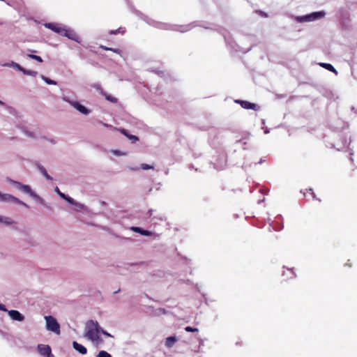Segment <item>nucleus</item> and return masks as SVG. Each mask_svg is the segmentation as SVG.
Returning <instances> with one entry per match:
<instances>
[{"mask_svg": "<svg viewBox=\"0 0 357 357\" xmlns=\"http://www.w3.org/2000/svg\"><path fill=\"white\" fill-rule=\"evenodd\" d=\"M41 139L47 141L48 142H50L52 144H56V142H57L55 139H54V138H49V137H47L45 136H42Z\"/></svg>", "mask_w": 357, "mask_h": 357, "instance_id": "obj_28", "label": "nucleus"}, {"mask_svg": "<svg viewBox=\"0 0 357 357\" xmlns=\"http://www.w3.org/2000/svg\"><path fill=\"white\" fill-rule=\"evenodd\" d=\"M21 72L23 73V74H24L26 75H30V76H33V77H36L38 75V72L34 71V70H26L24 68H22V70Z\"/></svg>", "mask_w": 357, "mask_h": 357, "instance_id": "obj_21", "label": "nucleus"}, {"mask_svg": "<svg viewBox=\"0 0 357 357\" xmlns=\"http://www.w3.org/2000/svg\"><path fill=\"white\" fill-rule=\"evenodd\" d=\"M101 205L105 206V205H106V203L104 201H102V202H101Z\"/></svg>", "mask_w": 357, "mask_h": 357, "instance_id": "obj_40", "label": "nucleus"}, {"mask_svg": "<svg viewBox=\"0 0 357 357\" xmlns=\"http://www.w3.org/2000/svg\"><path fill=\"white\" fill-rule=\"evenodd\" d=\"M1 202H6V203H12V204H20V205H22V206H24L25 207H28V206L24 202H23L22 201L20 200L18 198L15 197V196L10 195V194H8V193H4L3 194Z\"/></svg>", "mask_w": 357, "mask_h": 357, "instance_id": "obj_6", "label": "nucleus"}, {"mask_svg": "<svg viewBox=\"0 0 357 357\" xmlns=\"http://www.w3.org/2000/svg\"><path fill=\"white\" fill-rule=\"evenodd\" d=\"M259 13L261 16H263V17H268L267 13H264V12H263V11H259Z\"/></svg>", "mask_w": 357, "mask_h": 357, "instance_id": "obj_36", "label": "nucleus"}, {"mask_svg": "<svg viewBox=\"0 0 357 357\" xmlns=\"http://www.w3.org/2000/svg\"><path fill=\"white\" fill-rule=\"evenodd\" d=\"M100 333H102L104 335L107 336V337H113L110 333H107L106 331L102 329L101 327H100Z\"/></svg>", "mask_w": 357, "mask_h": 357, "instance_id": "obj_34", "label": "nucleus"}, {"mask_svg": "<svg viewBox=\"0 0 357 357\" xmlns=\"http://www.w3.org/2000/svg\"><path fill=\"white\" fill-rule=\"evenodd\" d=\"M27 57H29L30 59H34V60H36V61H38L40 63H42L43 61V59L40 56L35 55V54H27Z\"/></svg>", "mask_w": 357, "mask_h": 357, "instance_id": "obj_26", "label": "nucleus"}, {"mask_svg": "<svg viewBox=\"0 0 357 357\" xmlns=\"http://www.w3.org/2000/svg\"><path fill=\"white\" fill-rule=\"evenodd\" d=\"M100 326L96 321L89 320L85 323L84 337L88 340L99 344L102 342L100 337Z\"/></svg>", "mask_w": 357, "mask_h": 357, "instance_id": "obj_1", "label": "nucleus"}, {"mask_svg": "<svg viewBox=\"0 0 357 357\" xmlns=\"http://www.w3.org/2000/svg\"><path fill=\"white\" fill-rule=\"evenodd\" d=\"M40 77L43 80H44L47 84H53V85H56V82L52 79H50V78L44 76V75H40Z\"/></svg>", "mask_w": 357, "mask_h": 357, "instance_id": "obj_24", "label": "nucleus"}, {"mask_svg": "<svg viewBox=\"0 0 357 357\" xmlns=\"http://www.w3.org/2000/svg\"><path fill=\"white\" fill-rule=\"evenodd\" d=\"M63 100L65 102H67L69 104H70V105H72L75 109H76L77 111H79L80 113L83 114L87 115L90 113V110L86 109L84 105H81L79 102L77 101L70 100L68 97L65 96L63 98Z\"/></svg>", "mask_w": 357, "mask_h": 357, "instance_id": "obj_5", "label": "nucleus"}, {"mask_svg": "<svg viewBox=\"0 0 357 357\" xmlns=\"http://www.w3.org/2000/svg\"><path fill=\"white\" fill-rule=\"evenodd\" d=\"M46 321V329L49 331H52L57 335L61 333L60 325L56 319L52 316L48 315L45 317Z\"/></svg>", "mask_w": 357, "mask_h": 357, "instance_id": "obj_2", "label": "nucleus"}, {"mask_svg": "<svg viewBox=\"0 0 357 357\" xmlns=\"http://www.w3.org/2000/svg\"><path fill=\"white\" fill-rule=\"evenodd\" d=\"M29 52H36V51H35V50H29Z\"/></svg>", "mask_w": 357, "mask_h": 357, "instance_id": "obj_42", "label": "nucleus"}, {"mask_svg": "<svg viewBox=\"0 0 357 357\" xmlns=\"http://www.w3.org/2000/svg\"><path fill=\"white\" fill-rule=\"evenodd\" d=\"M38 350L40 355L45 357H52V350L49 345L38 344Z\"/></svg>", "mask_w": 357, "mask_h": 357, "instance_id": "obj_7", "label": "nucleus"}, {"mask_svg": "<svg viewBox=\"0 0 357 357\" xmlns=\"http://www.w3.org/2000/svg\"><path fill=\"white\" fill-rule=\"evenodd\" d=\"M119 31V29H116V30H112L109 32L110 34H116Z\"/></svg>", "mask_w": 357, "mask_h": 357, "instance_id": "obj_37", "label": "nucleus"}, {"mask_svg": "<svg viewBox=\"0 0 357 357\" xmlns=\"http://www.w3.org/2000/svg\"><path fill=\"white\" fill-rule=\"evenodd\" d=\"M73 347L77 351H78L81 354H86L87 352L86 347H84L83 345L77 343L75 341L73 342Z\"/></svg>", "mask_w": 357, "mask_h": 357, "instance_id": "obj_11", "label": "nucleus"}, {"mask_svg": "<svg viewBox=\"0 0 357 357\" xmlns=\"http://www.w3.org/2000/svg\"><path fill=\"white\" fill-rule=\"evenodd\" d=\"M62 36H65L68 37L69 39L78 42V37L75 32L72 30L67 29L66 27L64 29V31L63 32Z\"/></svg>", "mask_w": 357, "mask_h": 357, "instance_id": "obj_9", "label": "nucleus"}, {"mask_svg": "<svg viewBox=\"0 0 357 357\" xmlns=\"http://www.w3.org/2000/svg\"><path fill=\"white\" fill-rule=\"evenodd\" d=\"M140 168L144 170H147V169H153L154 168V167L152 165L145 164V163H142L140 165Z\"/></svg>", "mask_w": 357, "mask_h": 357, "instance_id": "obj_30", "label": "nucleus"}, {"mask_svg": "<svg viewBox=\"0 0 357 357\" xmlns=\"http://www.w3.org/2000/svg\"><path fill=\"white\" fill-rule=\"evenodd\" d=\"M24 133L28 137L33 138V139L36 138V134L32 131L24 130Z\"/></svg>", "mask_w": 357, "mask_h": 357, "instance_id": "obj_27", "label": "nucleus"}, {"mask_svg": "<svg viewBox=\"0 0 357 357\" xmlns=\"http://www.w3.org/2000/svg\"><path fill=\"white\" fill-rule=\"evenodd\" d=\"M2 66L9 67V68H14L17 69L20 71H22V67L21 66H20L17 63L14 62V61H11L10 63H3V64H2Z\"/></svg>", "mask_w": 357, "mask_h": 357, "instance_id": "obj_17", "label": "nucleus"}, {"mask_svg": "<svg viewBox=\"0 0 357 357\" xmlns=\"http://www.w3.org/2000/svg\"><path fill=\"white\" fill-rule=\"evenodd\" d=\"M96 357H112L111 355L105 351H100Z\"/></svg>", "mask_w": 357, "mask_h": 357, "instance_id": "obj_29", "label": "nucleus"}, {"mask_svg": "<svg viewBox=\"0 0 357 357\" xmlns=\"http://www.w3.org/2000/svg\"><path fill=\"white\" fill-rule=\"evenodd\" d=\"M236 102L239 103V104H241L242 107H243L244 109H256V107H257V105L256 104L250 102L248 101H245V100H236Z\"/></svg>", "mask_w": 357, "mask_h": 357, "instance_id": "obj_10", "label": "nucleus"}, {"mask_svg": "<svg viewBox=\"0 0 357 357\" xmlns=\"http://www.w3.org/2000/svg\"><path fill=\"white\" fill-rule=\"evenodd\" d=\"M33 199H36L40 204H43V205H45V200L40 197L39 195H38L36 193V197H32Z\"/></svg>", "mask_w": 357, "mask_h": 357, "instance_id": "obj_31", "label": "nucleus"}, {"mask_svg": "<svg viewBox=\"0 0 357 357\" xmlns=\"http://www.w3.org/2000/svg\"><path fill=\"white\" fill-rule=\"evenodd\" d=\"M38 169L40 171V172L45 177L46 179H47L48 181H52L53 178L52 176H50L47 170L45 169V168L40 165H38Z\"/></svg>", "mask_w": 357, "mask_h": 357, "instance_id": "obj_16", "label": "nucleus"}, {"mask_svg": "<svg viewBox=\"0 0 357 357\" xmlns=\"http://www.w3.org/2000/svg\"><path fill=\"white\" fill-rule=\"evenodd\" d=\"M319 65L321 67L327 69L328 70L334 73L335 75L337 74V71L335 69V68L331 64L326 63H319Z\"/></svg>", "mask_w": 357, "mask_h": 357, "instance_id": "obj_18", "label": "nucleus"}, {"mask_svg": "<svg viewBox=\"0 0 357 357\" xmlns=\"http://www.w3.org/2000/svg\"><path fill=\"white\" fill-rule=\"evenodd\" d=\"M54 191L63 199H65L68 202V199H70L71 197L66 195L64 193L61 192L58 187H56Z\"/></svg>", "mask_w": 357, "mask_h": 357, "instance_id": "obj_23", "label": "nucleus"}, {"mask_svg": "<svg viewBox=\"0 0 357 357\" xmlns=\"http://www.w3.org/2000/svg\"><path fill=\"white\" fill-rule=\"evenodd\" d=\"M120 291V289H118V291H116L115 293H118Z\"/></svg>", "mask_w": 357, "mask_h": 357, "instance_id": "obj_44", "label": "nucleus"}, {"mask_svg": "<svg viewBox=\"0 0 357 357\" xmlns=\"http://www.w3.org/2000/svg\"><path fill=\"white\" fill-rule=\"evenodd\" d=\"M102 125L107 128H112V126L111 125H108L107 123H102Z\"/></svg>", "mask_w": 357, "mask_h": 357, "instance_id": "obj_38", "label": "nucleus"}, {"mask_svg": "<svg viewBox=\"0 0 357 357\" xmlns=\"http://www.w3.org/2000/svg\"><path fill=\"white\" fill-rule=\"evenodd\" d=\"M100 93L105 97V98L113 103L117 102V98L115 97H113L110 95H108L107 93H105L104 91H101Z\"/></svg>", "mask_w": 357, "mask_h": 357, "instance_id": "obj_20", "label": "nucleus"}, {"mask_svg": "<svg viewBox=\"0 0 357 357\" xmlns=\"http://www.w3.org/2000/svg\"><path fill=\"white\" fill-rule=\"evenodd\" d=\"M10 184L13 185L14 186H15L17 189L20 190V188H21L23 185L22 183H21L19 181H14V180H12V179H8V180Z\"/></svg>", "mask_w": 357, "mask_h": 357, "instance_id": "obj_25", "label": "nucleus"}, {"mask_svg": "<svg viewBox=\"0 0 357 357\" xmlns=\"http://www.w3.org/2000/svg\"><path fill=\"white\" fill-rule=\"evenodd\" d=\"M101 48H102L103 50H111L116 53L120 52V51L117 49H112V48H109V47H103V46H101Z\"/></svg>", "mask_w": 357, "mask_h": 357, "instance_id": "obj_35", "label": "nucleus"}, {"mask_svg": "<svg viewBox=\"0 0 357 357\" xmlns=\"http://www.w3.org/2000/svg\"><path fill=\"white\" fill-rule=\"evenodd\" d=\"M0 310L4 311V312H8L10 317L14 321H22L24 320V316L23 314H22L19 311L15 310H8L6 308L5 305H3V304H1V303H0Z\"/></svg>", "mask_w": 357, "mask_h": 357, "instance_id": "obj_4", "label": "nucleus"}, {"mask_svg": "<svg viewBox=\"0 0 357 357\" xmlns=\"http://www.w3.org/2000/svg\"><path fill=\"white\" fill-rule=\"evenodd\" d=\"M131 230L135 232L139 233L143 236H151L152 234V232H151L148 230H144L138 227H132Z\"/></svg>", "mask_w": 357, "mask_h": 357, "instance_id": "obj_15", "label": "nucleus"}, {"mask_svg": "<svg viewBox=\"0 0 357 357\" xmlns=\"http://www.w3.org/2000/svg\"><path fill=\"white\" fill-rule=\"evenodd\" d=\"M20 190H21L22 192H23L24 193L28 194L31 197H36V192H33L31 190V187L28 185L23 184L22 187L21 188H20Z\"/></svg>", "mask_w": 357, "mask_h": 357, "instance_id": "obj_14", "label": "nucleus"}, {"mask_svg": "<svg viewBox=\"0 0 357 357\" xmlns=\"http://www.w3.org/2000/svg\"><path fill=\"white\" fill-rule=\"evenodd\" d=\"M45 27L52 30L53 31L58 33L61 35H63V32L64 31V29L66 26L56 23H47L45 24Z\"/></svg>", "mask_w": 357, "mask_h": 357, "instance_id": "obj_8", "label": "nucleus"}, {"mask_svg": "<svg viewBox=\"0 0 357 357\" xmlns=\"http://www.w3.org/2000/svg\"><path fill=\"white\" fill-rule=\"evenodd\" d=\"M0 223L10 226L15 224V221L10 217L0 215Z\"/></svg>", "mask_w": 357, "mask_h": 357, "instance_id": "obj_13", "label": "nucleus"}, {"mask_svg": "<svg viewBox=\"0 0 357 357\" xmlns=\"http://www.w3.org/2000/svg\"><path fill=\"white\" fill-rule=\"evenodd\" d=\"M0 105H4V102H2L1 100H0Z\"/></svg>", "mask_w": 357, "mask_h": 357, "instance_id": "obj_41", "label": "nucleus"}, {"mask_svg": "<svg viewBox=\"0 0 357 357\" xmlns=\"http://www.w3.org/2000/svg\"><path fill=\"white\" fill-rule=\"evenodd\" d=\"M131 169H132V170H136V169H137V168H132Z\"/></svg>", "mask_w": 357, "mask_h": 357, "instance_id": "obj_43", "label": "nucleus"}, {"mask_svg": "<svg viewBox=\"0 0 357 357\" xmlns=\"http://www.w3.org/2000/svg\"><path fill=\"white\" fill-rule=\"evenodd\" d=\"M121 132L126 136L129 139H130L132 142H135L138 141V137L135 135L128 134L127 131L125 129H121Z\"/></svg>", "mask_w": 357, "mask_h": 357, "instance_id": "obj_19", "label": "nucleus"}, {"mask_svg": "<svg viewBox=\"0 0 357 357\" xmlns=\"http://www.w3.org/2000/svg\"><path fill=\"white\" fill-rule=\"evenodd\" d=\"M176 341V339L175 337L171 336L167 338L166 340V346L168 347H171L173 346V344Z\"/></svg>", "mask_w": 357, "mask_h": 357, "instance_id": "obj_22", "label": "nucleus"}, {"mask_svg": "<svg viewBox=\"0 0 357 357\" xmlns=\"http://www.w3.org/2000/svg\"><path fill=\"white\" fill-rule=\"evenodd\" d=\"M68 203L77 207L79 210L87 211V207L85 205L76 202L72 197L70 199H68Z\"/></svg>", "mask_w": 357, "mask_h": 357, "instance_id": "obj_12", "label": "nucleus"}, {"mask_svg": "<svg viewBox=\"0 0 357 357\" xmlns=\"http://www.w3.org/2000/svg\"><path fill=\"white\" fill-rule=\"evenodd\" d=\"M3 194L4 193H2L1 192H0V202H1V200L3 199Z\"/></svg>", "mask_w": 357, "mask_h": 357, "instance_id": "obj_39", "label": "nucleus"}, {"mask_svg": "<svg viewBox=\"0 0 357 357\" xmlns=\"http://www.w3.org/2000/svg\"><path fill=\"white\" fill-rule=\"evenodd\" d=\"M185 330L188 332H197L198 331V328H192L191 326H187L185 328Z\"/></svg>", "mask_w": 357, "mask_h": 357, "instance_id": "obj_32", "label": "nucleus"}, {"mask_svg": "<svg viewBox=\"0 0 357 357\" xmlns=\"http://www.w3.org/2000/svg\"><path fill=\"white\" fill-rule=\"evenodd\" d=\"M325 16V13L324 11L314 12L310 14L303 15V16H297L296 17V20L298 22H312L319 19H321Z\"/></svg>", "mask_w": 357, "mask_h": 357, "instance_id": "obj_3", "label": "nucleus"}, {"mask_svg": "<svg viewBox=\"0 0 357 357\" xmlns=\"http://www.w3.org/2000/svg\"><path fill=\"white\" fill-rule=\"evenodd\" d=\"M112 153H113L114 155H119V156L126 155V153H124L119 150H112Z\"/></svg>", "mask_w": 357, "mask_h": 357, "instance_id": "obj_33", "label": "nucleus"}]
</instances>
